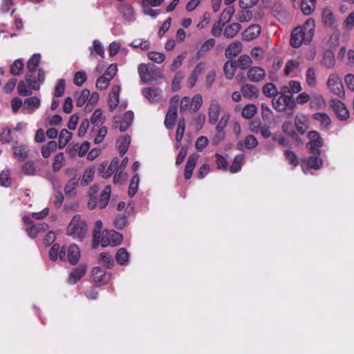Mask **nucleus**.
Segmentation results:
<instances>
[{"label": "nucleus", "instance_id": "37", "mask_svg": "<svg viewBox=\"0 0 354 354\" xmlns=\"http://www.w3.org/2000/svg\"><path fill=\"white\" fill-rule=\"evenodd\" d=\"M111 192V186L110 185L106 186L101 194L100 199L99 201V207L101 209L105 208L106 207V205H108V203L109 202Z\"/></svg>", "mask_w": 354, "mask_h": 354}, {"label": "nucleus", "instance_id": "16", "mask_svg": "<svg viewBox=\"0 0 354 354\" xmlns=\"http://www.w3.org/2000/svg\"><path fill=\"white\" fill-rule=\"evenodd\" d=\"M142 93L150 103L158 102L162 99V92L158 88H145Z\"/></svg>", "mask_w": 354, "mask_h": 354}, {"label": "nucleus", "instance_id": "18", "mask_svg": "<svg viewBox=\"0 0 354 354\" xmlns=\"http://www.w3.org/2000/svg\"><path fill=\"white\" fill-rule=\"evenodd\" d=\"M266 75L265 70L259 66L252 67L247 73L248 80L252 82L262 81L265 78Z\"/></svg>", "mask_w": 354, "mask_h": 354}, {"label": "nucleus", "instance_id": "6", "mask_svg": "<svg viewBox=\"0 0 354 354\" xmlns=\"http://www.w3.org/2000/svg\"><path fill=\"white\" fill-rule=\"evenodd\" d=\"M122 240L121 234L113 230H104L102 232L101 238L99 239V244L103 248L116 246L120 244Z\"/></svg>", "mask_w": 354, "mask_h": 354}, {"label": "nucleus", "instance_id": "40", "mask_svg": "<svg viewBox=\"0 0 354 354\" xmlns=\"http://www.w3.org/2000/svg\"><path fill=\"white\" fill-rule=\"evenodd\" d=\"M257 112V107L253 104L245 105L242 110V116L245 119H251Z\"/></svg>", "mask_w": 354, "mask_h": 354}, {"label": "nucleus", "instance_id": "29", "mask_svg": "<svg viewBox=\"0 0 354 354\" xmlns=\"http://www.w3.org/2000/svg\"><path fill=\"white\" fill-rule=\"evenodd\" d=\"M12 152L15 157L20 160H24L28 156V147L23 144L13 145Z\"/></svg>", "mask_w": 354, "mask_h": 354}, {"label": "nucleus", "instance_id": "49", "mask_svg": "<svg viewBox=\"0 0 354 354\" xmlns=\"http://www.w3.org/2000/svg\"><path fill=\"white\" fill-rule=\"evenodd\" d=\"M283 87L288 88L287 94H289V95H292V93H299L301 91V89H302L301 83L299 82L295 81V80L290 81L288 82V86H283Z\"/></svg>", "mask_w": 354, "mask_h": 354}, {"label": "nucleus", "instance_id": "52", "mask_svg": "<svg viewBox=\"0 0 354 354\" xmlns=\"http://www.w3.org/2000/svg\"><path fill=\"white\" fill-rule=\"evenodd\" d=\"M115 259L119 264H125L129 261V254L124 248H120L116 253Z\"/></svg>", "mask_w": 354, "mask_h": 354}, {"label": "nucleus", "instance_id": "33", "mask_svg": "<svg viewBox=\"0 0 354 354\" xmlns=\"http://www.w3.org/2000/svg\"><path fill=\"white\" fill-rule=\"evenodd\" d=\"M130 143L131 138L129 136H122L118 140L116 145L121 155H124L127 151Z\"/></svg>", "mask_w": 354, "mask_h": 354}, {"label": "nucleus", "instance_id": "36", "mask_svg": "<svg viewBox=\"0 0 354 354\" xmlns=\"http://www.w3.org/2000/svg\"><path fill=\"white\" fill-rule=\"evenodd\" d=\"M72 133L64 129L59 134V148L63 149L71 140L72 138Z\"/></svg>", "mask_w": 354, "mask_h": 354}, {"label": "nucleus", "instance_id": "22", "mask_svg": "<svg viewBox=\"0 0 354 354\" xmlns=\"http://www.w3.org/2000/svg\"><path fill=\"white\" fill-rule=\"evenodd\" d=\"M198 158L199 155L197 153H193L189 156L184 172V176L186 180L191 178L192 176V171L196 167Z\"/></svg>", "mask_w": 354, "mask_h": 354}, {"label": "nucleus", "instance_id": "46", "mask_svg": "<svg viewBox=\"0 0 354 354\" xmlns=\"http://www.w3.org/2000/svg\"><path fill=\"white\" fill-rule=\"evenodd\" d=\"M24 62L21 59H16L10 66V73L17 76L20 75L24 70Z\"/></svg>", "mask_w": 354, "mask_h": 354}, {"label": "nucleus", "instance_id": "59", "mask_svg": "<svg viewBox=\"0 0 354 354\" xmlns=\"http://www.w3.org/2000/svg\"><path fill=\"white\" fill-rule=\"evenodd\" d=\"M90 96V91L87 89L83 90L77 96L76 105L77 106H82L86 102H88Z\"/></svg>", "mask_w": 354, "mask_h": 354}, {"label": "nucleus", "instance_id": "31", "mask_svg": "<svg viewBox=\"0 0 354 354\" xmlns=\"http://www.w3.org/2000/svg\"><path fill=\"white\" fill-rule=\"evenodd\" d=\"M95 172V170L94 167H89L86 168L80 179V185L82 186H86L91 183L94 178Z\"/></svg>", "mask_w": 354, "mask_h": 354}, {"label": "nucleus", "instance_id": "30", "mask_svg": "<svg viewBox=\"0 0 354 354\" xmlns=\"http://www.w3.org/2000/svg\"><path fill=\"white\" fill-rule=\"evenodd\" d=\"M237 68L236 60L230 59L225 62L223 66L225 76L228 80H232Z\"/></svg>", "mask_w": 354, "mask_h": 354}, {"label": "nucleus", "instance_id": "27", "mask_svg": "<svg viewBox=\"0 0 354 354\" xmlns=\"http://www.w3.org/2000/svg\"><path fill=\"white\" fill-rule=\"evenodd\" d=\"M67 252V259L72 264L76 263L80 257V251L78 246L76 244H71L68 249H66Z\"/></svg>", "mask_w": 354, "mask_h": 354}, {"label": "nucleus", "instance_id": "47", "mask_svg": "<svg viewBox=\"0 0 354 354\" xmlns=\"http://www.w3.org/2000/svg\"><path fill=\"white\" fill-rule=\"evenodd\" d=\"M91 56L93 55L95 52L102 57H104V48L102 44L97 39H95L93 42V46L90 47Z\"/></svg>", "mask_w": 354, "mask_h": 354}, {"label": "nucleus", "instance_id": "10", "mask_svg": "<svg viewBox=\"0 0 354 354\" xmlns=\"http://www.w3.org/2000/svg\"><path fill=\"white\" fill-rule=\"evenodd\" d=\"M230 115L228 113H225L218 120L216 129L217 131V133L213 138V142L216 145L220 143L224 138V133L223 129L226 127L227 122H229Z\"/></svg>", "mask_w": 354, "mask_h": 354}, {"label": "nucleus", "instance_id": "25", "mask_svg": "<svg viewBox=\"0 0 354 354\" xmlns=\"http://www.w3.org/2000/svg\"><path fill=\"white\" fill-rule=\"evenodd\" d=\"M86 267L84 265H80L74 269L70 274L68 281L69 283H76L85 274Z\"/></svg>", "mask_w": 354, "mask_h": 354}, {"label": "nucleus", "instance_id": "64", "mask_svg": "<svg viewBox=\"0 0 354 354\" xmlns=\"http://www.w3.org/2000/svg\"><path fill=\"white\" fill-rule=\"evenodd\" d=\"M203 104V97L202 95L200 94L196 95L193 97L191 104H190V109L194 111H198Z\"/></svg>", "mask_w": 354, "mask_h": 354}, {"label": "nucleus", "instance_id": "56", "mask_svg": "<svg viewBox=\"0 0 354 354\" xmlns=\"http://www.w3.org/2000/svg\"><path fill=\"white\" fill-rule=\"evenodd\" d=\"M139 185V176L136 174L131 180L129 189V196L133 197L137 192Z\"/></svg>", "mask_w": 354, "mask_h": 354}, {"label": "nucleus", "instance_id": "53", "mask_svg": "<svg viewBox=\"0 0 354 354\" xmlns=\"http://www.w3.org/2000/svg\"><path fill=\"white\" fill-rule=\"evenodd\" d=\"M100 262L108 268H111L114 265V261L111 255L108 253L102 252L100 255Z\"/></svg>", "mask_w": 354, "mask_h": 354}, {"label": "nucleus", "instance_id": "38", "mask_svg": "<svg viewBox=\"0 0 354 354\" xmlns=\"http://www.w3.org/2000/svg\"><path fill=\"white\" fill-rule=\"evenodd\" d=\"M244 161V156L242 154H239L236 156L231 166L229 167V170L231 173L234 174L239 171L241 169V167L243 164Z\"/></svg>", "mask_w": 354, "mask_h": 354}, {"label": "nucleus", "instance_id": "3", "mask_svg": "<svg viewBox=\"0 0 354 354\" xmlns=\"http://www.w3.org/2000/svg\"><path fill=\"white\" fill-rule=\"evenodd\" d=\"M40 60L41 55L35 53L29 59L27 64L28 72L26 75V81H27L35 91L39 90L41 84L45 81V72L42 69L38 71L37 77L36 78L35 77V73Z\"/></svg>", "mask_w": 354, "mask_h": 354}, {"label": "nucleus", "instance_id": "39", "mask_svg": "<svg viewBox=\"0 0 354 354\" xmlns=\"http://www.w3.org/2000/svg\"><path fill=\"white\" fill-rule=\"evenodd\" d=\"M237 68L241 70H245L252 64V59L250 56L247 55H241L236 61Z\"/></svg>", "mask_w": 354, "mask_h": 354}, {"label": "nucleus", "instance_id": "8", "mask_svg": "<svg viewBox=\"0 0 354 354\" xmlns=\"http://www.w3.org/2000/svg\"><path fill=\"white\" fill-rule=\"evenodd\" d=\"M23 220L26 224V232L31 238H35L39 232H44L48 228V225L46 223L33 225L32 221L28 216H24Z\"/></svg>", "mask_w": 354, "mask_h": 354}, {"label": "nucleus", "instance_id": "62", "mask_svg": "<svg viewBox=\"0 0 354 354\" xmlns=\"http://www.w3.org/2000/svg\"><path fill=\"white\" fill-rule=\"evenodd\" d=\"M22 172L28 176H33L36 173V167L33 162H26L21 168Z\"/></svg>", "mask_w": 354, "mask_h": 354}, {"label": "nucleus", "instance_id": "45", "mask_svg": "<svg viewBox=\"0 0 354 354\" xmlns=\"http://www.w3.org/2000/svg\"><path fill=\"white\" fill-rule=\"evenodd\" d=\"M185 129V120L180 119L178 122V128H177L176 135V140L177 141L176 147H177V148H178L180 147V142L183 137Z\"/></svg>", "mask_w": 354, "mask_h": 354}, {"label": "nucleus", "instance_id": "9", "mask_svg": "<svg viewBox=\"0 0 354 354\" xmlns=\"http://www.w3.org/2000/svg\"><path fill=\"white\" fill-rule=\"evenodd\" d=\"M179 97L178 96H175L172 97L171 100V106L169 108V110L167 113L165 120V125L167 129H171L176 122L177 117V106Z\"/></svg>", "mask_w": 354, "mask_h": 354}, {"label": "nucleus", "instance_id": "55", "mask_svg": "<svg viewBox=\"0 0 354 354\" xmlns=\"http://www.w3.org/2000/svg\"><path fill=\"white\" fill-rule=\"evenodd\" d=\"M234 14V8L233 6L226 8L221 13L219 20L223 23H227Z\"/></svg>", "mask_w": 354, "mask_h": 354}, {"label": "nucleus", "instance_id": "12", "mask_svg": "<svg viewBox=\"0 0 354 354\" xmlns=\"http://www.w3.org/2000/svg\"><path fill=\"white\" fill-rule=\"evenodd\" d=\"M330 106L340 120H346L349 117V112L345 104L339 100H331Z\"/></svg>", "mask_w": 354, "mask_h": 354}, {"label": "nucleus", "instance_id": "14", "mask_svg": "<svg viewBox=\"0 0 354 354\" xmlns=\"http://www.w3.org/2000/svg\"><path fill=\"white\" fill-rule=\"evenodd\" d=\"M92 279L97 286L106 284L110 279V275L99 267H95L92 270Z\"/></svg>", "mask_w": 354, "mask_h": 354}, {"label": "nucleus", "instance_id": "4", "mask_svg": "<svg viewBox=\"0 0 354 354\" xmlns=\"http://www.w3.org/2000/svg\"><path fill=\"white\" fill-rule=\"evenodd\" d=\"M88 232V225L80 214H75L66 227V234L73 239L82 241Z\"/></svg>", "mask_w": 354, "mask_h": 354}, {"label": "nucleus", "instance_id": "34", "mask_svg": "<svg viewBox=\"0 0 354 354\" xmlns=\"http://www.w3.org/2000/svg\"><path fill=\"white\" fill-rule=\"evenodd\" d=\"M310 104L311 108L318 109L324 107L326 102L322 95L313 94L310 96Z\"/></svg>", "mask_w": 354, "mask_h": 354}, {"label": "nucleus", "instance_id": "20", "mask_svg": "<svg viewBox=\"0 0 354 354\" xmlns=\"http://www.w3.org/2000/svg\"><path fill=\"white\" fill-rule=\"evenodd\" d=\"M261 28L258 24H253L246 28L242 33V39L245 41H251L258 37L261 34Z\"/></svg>", "mask_w": 354, "mask_h": 354}, {"label": "nucleus", "instance_id": "57", "mask_svg": "<svg viewBox=\"0 0 354 354\" xmlns=\"http://www.w3.org/2000/svg\"><path fill=\"white\" fill-rule=\"evenodd\" d=\"M65 162V157L62 152L57 154L54 158L53 168L55 171H59Z\"/></svg>", "mask_w": 354, "mask_h": 354}, {"label": "nucleus", "instance_id": "50", "mask_svg": "<svg viewBox=\"0 0 354 354\" xmlns=\"http://www.w3.org/2000/svg\"><path fill=\"white\" fill-rule=\"evenodd\" d=\"M263 93L268 97H275L278 95V91L275 85L272 83L265 84L262 89Z\"/></svg>", "mask_w": 354, "mask_h": 354}, {"label": "nucleus", "instance_id": "48", "mask_svg": "<svg viewBox=\"0 0 354 354\" xmlns=\"http://www.w3.org/2000/svg\"><path fill=\"white\" fill-rule=\"evenodd\" d=\"M26 82L28 85H26L24 81H21L18 84L17 91L21 95H30L32 94V90H34L27 81Z\"/></svg>", "mask_w": 354, "mask_h": 354}, {"label": "nucleus", "instance_id": "32", "mask_svg": "<svg viewBox=\"0 0 354 354\" xmlns=\"http://www.w3.org/2000/svg\"><path fill=\"white\" fill-rule=\"evenodd\" d=\"M241 26L239 23H233L228 25L224 30L223 35L225 38L231 39L234 37L241 30Z\"/></svg>", "mask_w": 354, "mask_h": 354}, {"label": "nucleus", "instance_id": "7", "mask_svg": "<svg viewBox=\"0 0 354 354\" xmlns=\"http://www.w3.org/2000/svg\"><path fill=\"white\" fill-rule=\"evenodd\" d=\"M326 84L330 91L335 95L338 96H342L344 95V86L341 78L338 74L335 73L330 74Z\"/></svg>", "mask_w": 354, "mask_h": 354}, {"label": "nucleus", "instance_id": "13", "mask_svg": "<svg viewBox=\"0 0 354 354\" xmlns=\"http://www.w3.org/2000/svg\"><path fill=\"white\" fill-rule=\"evenodd\" d=\"M221 111V108L218 101L216 100H211L207 112L209 124H215L218 122Z\"/></svg>", "mask_w": 354, "mask_h": 354}, {"label": "nucleus", "instance_id": "28", "mask_svg": "<svg viewBox=\"0 0 354 354\" xmlns=\"http://www.w3.org/2000/svg\"><path fill=\"white\" fill-rule=\"evenodd\" d=\"M49 256L51 260L55 261L59 257L61 260H66V248L62 247L59 250V247L57 244H54L50 250Z\"/></svg>", "mask_w": 354, "mask_h": 354}, {"label": "nucleus", "instance_id": "23", "mask_svg": "<svg viewBox=\"0 0 354 354\" xmlns=\"http://www.w3.org/2000/svg\"><path fill=\"white\" fill-rule=\"evenodd\" d=\"M41 102L39 97L36 96L26 98L24 102V109L27 111L28 113H32L40 106Z\"/></svg>", "mask_w": 354, "mask_h": 354}, {"label": "nucleus", "instance_id": "41", "mask_svg": "<svg viewBox=\"0 0 354 354\" xmlns=\"http://www.w3.org/2000/svg\"><path fill=\"white\" fill-rule=\"evenodd\" d=\"M306 81L310 87H315L317 85V76L315 69L309 68L306 73Z\"/></svg>", "mask_w": 354, "mask_h": 354}, {"label": "nucleus", "instance_id": "17", "mask_svg": "<svg viewBox=\"0 0 354 354\" xmlns=\"http://www.w3.org/2000/svg\"><path fill=\"white\" fill-rule=\"evenodd\" d=\"M295 126L297 132L304 134L308 129V117L302 113H297L295 118Z\"/></svg>", "mask_w": 354, "mask_h": 354}, {"label": "nucleus", "instance_id": "1", "mask_svg": "<svg viewBox=\"0 0 354 354\" xmlns=\"http://www.w3.org/2000/svg\"><path fill=\"white\" fill-rule=\"evenodd\" d=\"M308 138L309 141L306 146L313 156L304 159L301 162L302 170L305 174H307L310 169H319L323 165V160L319 158V149L323 145L322 138L315 131H310L308 133Z\"/></svg>", "mask_w": 354, "mask_h": 354}, {"label": "nucleus", "instance_id": "21", "mask_svg": "<svg viewBox=\"0 0 354 354\" xmlns=\"http://www.w3.org/2000/svg\"><path fill=\"white\" fill-rule=\"evenodd\" d=\"M120 91V86L119 85H115L111 88L108 99L109 109L111 111H113L118 104Z\"/></svg>", "mask_w": 354, "mask_h": 354}, {"label": "nucleus", "instance_id": "24", "mask_svg": "<svg viewBox=\"0 0 354 354\" xmlns=\"http://www.w3.org/2000/svg\"><path fill=\"white\" fill-rule=\"evenodd\" d=\"M242 50V44L240 41L231 43L225 49V55L227 58L232 59L237 56Z\"/></svg>", "mask_w": 354, "mask_h": 354}, {"label": "nucleus", "instance_id": "61", "mask_svg": "<svg viewBox=\"0 0 354 354\" xmlns=\"http://www.w3.org/2000/svg\"><path fill=\"white\" fill-rule=\"evenodd\" d=\"M147 57L150 60L157 64H160L163 62V61L165 59V54L156 51L149 52L147 54Z\"/></svg>", "mask_w": 354, "mask_h": 354}, {"label": "nucleus", "instance_id": "19", "mask_svg": "<svg viewBox=\"0 0 354 354\" xmlns=\"http://www.w3.org/2000/svg\"><path fill=\"white\" fill-rule=\"evenodd\" d=\"M241 91L245 98L250 100L257 99L259 95V90L257 86L249 84L243 85Z\"/></svg>", "mask_w": 354, "mask_h": 354}, {"label": "nucleus", "instance_id": "63", "mask_svg": "<svg viewBox=\"0 0 354 354\" xmlns=\"http://www.w3.org/2000/svg\"><path fill=\"white\" fill-rule=\"evenodd\" d=\"M86 79L87 75L84 71H77L75 73L73 82L76 86H80L84 84Z\"/></svg>", "mask_w": 354, "mask_h": 354}, {"label": "nucleus", "instance_id": "35", "mask_svg": "<svg viewBox=\"0 0 354 354\" xmlns=\"http://www.w3.org/2000/svg\"><path fill=\"white\" fill-rule=\"evenodd\" d=\"M316 0H302L301 3V9L302 12L306 15H310L315 9Z\"/></svg>", "mask_w": 354, "mask_h": 354}, {"label": "nucleus", "instance_id": "44", "mask_svg": "<svg viewBox=\"0 0 354 354\" xmlns=\"http://www.w3.org/2000/svg\"><path fill=\"white\" fill-rule=\"evenodd\" d=\"M57 144L55 141H50L42 147L41 154L44 158H48L56 150Z\"/></svg>", "mask_w": 354, "mask_h": 354}, {"label": "nucleus", "instance_id": "26", "mask_svg": "<svg viewBox=\"0 0 354 354\" xmlns=\"http://www.w3.org/2000/svg\"><path fill=\"white\" fill-rule=\"evenodd\" d=\"M138 73L142 82H149L153 80V70L147 64H141L139 65Z\"/></svg>", "mask_w": 354, "mask_h": 354}, {"label": "nucleus", "instance_id": "58", "mask_svg": "<svg viewBox=\"0 0 354 354\" xmlns=\"http://www.w3.org/2000/svg\"><path fill=\"white\" fill-rule=\"evenodd\" d=\"M105 120L102 111L100 109H96L91 117V122L94 124H102Z\"/></svg>", "mask_w": 354, "mask_h": 354}, {"label": "nucleus", "instance_id": "51", "mask_svg": "<svg viewBox=\"0 0 354 354\" xmlns=\"http://www.w3.org/2000/svg\"><path fill=\"white\" fill-rule=\"evenodd\" d=\"M102 228V222L101 221H97L95 226L93 230V246L95 248L99 245V239L100 238V232Z\"/></svg>", "mask_w": 354, "mask_h": 354}, {"label": "nucleus", "instance_id": "60", "mask_svg": "<svg viewBox=\"0 0 354 354\" xmlns=\"http://www.w3.org/2000/svg\"><path fill=\"white\" fill-rule=\"evenodd\" d=\"M252 17V12L248 10H241L236 15V19L240 22L249 21Z\"/></svg>", "mask_w": 354, "mask_h": 354}, {"label": "nucleus", "instance_id": "2", "mask_svg": "<svg viewBox=\"0 0 354 354\" xmlns=\"http://www.w3.org/2000/svg\"><path fill=\"white\" fill-rule=\"evenodd\" d=\"M315 28V21L311 18L296 27L290 35V45L294 48H298L303 43L309 44L314 36Z\"/></svg>", "mask_w": 354, "mask_h": 354}, {"label": "nucleus", "instance_id": "5", "mask_svg": "<svg viewBox=\"0 0 354 354\" xmlns=\"http://www.w3.org/2000/svg\"><path fill=\"white\" fill-rule=\"evenodd\" d=\"M288 88L281 87L280 93L272 99V106L278 112L292 110L296 106L292 95L287 94Z\"/></svg>", "mask_w": 354, "mask_h": 354}, {"label": "nucleus", "instance_id": "43", "mask_svg": "<svg viewBox=\"0 0 354 354\" xmlns=\"http://www.w3.org/2000/svg\"><path fill=\"white\" fill-rule=\"evenodd\" d=\"M322 21L325 26H331L335 21L332 11L329 8H324L322 10Z\"/></svg>", "mask_w": 354, "mask_h": 354}, {"label": "nucleus", "instance_id": "15", "mask_svg": "<svg viewBox=\"0 0 354 354\" xmlns=\"http://www.w3.org/2000/svg\"><path fill=\"white\" fill-rule=\"evenodd\" d=\"M118 11L124 21L133 22L136 20V11L129 3H124L119 6Z\"/></svg>", "mask_w": 354, "mask_h": 354}, {"label": "nucleus", "instance_id": "11", "mask_svg": "<svg viewBox=\"0 0 354 354\" xmlns=\"http://www.w3.org/2000/svg\"><path fill=\"white\" fill-rule=\"evenodd\" d=\"M134 118V114L131 111H127L122 120L119 117H115L113 118L114 127L116 129H119L120 131H126L131 124Z\"/></svg>", "mask_w": 354, "mask_h": 354}, {"label": "nucleus", "instance_id": "54", "mask_svg": "<svg viewBox=\"0 0 354 354\" xmlns=\"http://www.w3.org/2000/svg\"><path fill=\"white\" fill-rule=\"evenodd\" d=\"M12 129L8 128L3 129L0 133V142L6 145L10 144L12 141Z\"/></svg>", "mask_w": 354, "mask_h": 354}, {"label": "nucleus", "instance_id": "42", "mask_svg": "<svg viewBox=\"0 0 354 354\" xmlns=\"http://www.w3.org/2000/svg\"><path fill=\"white\" fill-rule=\"evenodd\" d=\"M313 118L315 120L320 122L322 128L328 129L330 124V119L327 114L323 113H317L314 114Z\"/></svg>", "mask_w": 354, "mask_h": 354}]
</instances>
